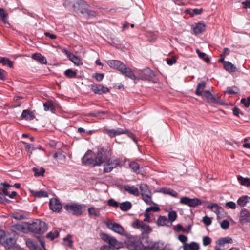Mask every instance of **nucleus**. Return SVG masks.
<instances>
[{
	"label": "nucleus",
	"mask_w": 250,
	"mask_h": 250,
	"mask_svg": "<svg viewBox=\"0 0 250 250\" xmlns=\"http://www.w3.org/2000/svg\"><path fill=\"white\" fill-rule=\"evenodd\" d=\"M177 215L175 211H171L168 212V220L169 222H172L174 221L176 218H177Z\"/></svg>",
	"instance_id": "51"
},
{
	"label": "nucleus",
	"mask_w": 250,
	"mask_h": 250,
	"mask_svg": "<svg viewBox=\"0 0 250 250\" xmlns=\"http://www.w3.org/2000/svg\"><path fill=\"white\" fill-rule=\"evenodd\" d=\"M208 208L212 210L216 214L219 213V210L221 209L217 204H212L211 205L208 206L207 207Z\"/></svg>",
	"instance_id": "49"
},
{
	"label": "nucleus",
	"mask_w": 250,
	"mask_h": 250,
	"mask_svg": "<svg viewBox=\"0 0 250 250\" xmlns=\"http://www.w3.org/2000/svg\"><path fill=\"white\" fill-rule=\"evenodd\" d=\"M221 227L224 229H227L229 226V223L227 220H223L220 224Z\"/></svg>",
	"instance_id": "53"
},
{
	"label": "nucleus",
	"mask_w": 250,
	"mask_h": 250,
	"mask_svg": "<svg viewBox=\"0 0 250 250\" xmlns=\"http://www.w3.org/2000/svg\"><path fill=\"white\" fill-rule=\"evenodd\" d=\"M13 227L15 230L19 231L24 233H27L28 232V223L15 224Z\"/></svg>",
	"instance_id": "18"
},
{
	"label": "nucleus",
	"mask_w": 250,
	"mask_h": 250,
	"mask_svg": "<svg viewBox=\"0 0 250 250\" xmlns=\"http://www.w3.org/2000/svg\"><path fill=\"white\" fill-rule=\"evenodd\" d=\"M160 191L164 194H168L174 197L178 196V193L176 191L169 188H162Z\"/></svg>",
	"instance_id": "29"
},
{
	"label": "nucleus",
	"mask_w": 250,
	"mask_h": 250,
	"mask_svg": "<svg viewBox=\"0 0 250 250\" xmlns=\"http://www.w3.org/2000/svg\"><path fill=\"white\" fill-rule=\"evenodd\" d=\"M132 226L134 229L139 230L141 232L140 242L144 239H147L148 235L152 231V229L147 224H146L142 220L138 219H134L132 222Z\"/></svg>",
	"instance_id": "1"
},
{
	"label": "nucleus",
	"mask_w": 250,
	"mask_h": 250,
	"mask_svg": "<svg viewBox=\"0 0 250 250\" xmlns=\"http://www.w3.org/2000/svg\"><path fill=\"white\" fill-rule=\"evenodd\" d=\"M224 68L229 72H234L237 71L236 67L229 61L224 62Z\"/></svg>",
	"instance_id": "24"
},
{
	"label": "nucleus",
	"mask_w": 250,
	"mask_h": 250,
	"mask_svg": "<svg viewBox=\"0 0 250 250\" xmlns=\"http://www.w3.org/2000/svg\"><path fill=\"white\" fill-rule=\"evenodd\" d=\"M160 210V208L158 207H150L146 208V212H150L151 211L153 212H157Z\"/></svg>",
	"instance_id": "64"
},
{
	"label": "nucleus",
	"mask_w": 250,
	"mask_h": 250,
	"mask_svg": "<svg viewBox=\"0 0 250 250\" xmlns=\"http://www.w3.org/2000/svg\"><path fill=\"white\" fill-rule=\"evenodd\" d=\"M100 236H101V238L103 240H104V241H105V242H106L107 243L108 242L110 237H111V236H109V235H107V234H105L104 233H102L100 234Z\"/></svg>",
	"instance_id": "62"
},
{
	"label": "nucleus",
	"mask_w": 250,
	"mask_h": 250,
	"mask_svg": "<svg viewBox=\"0 0 250 250\" xmlns=\"http://www.w3.org/2000/svg\"><path fill=\"white\" fill-rule=\"evenodd\" d=\"M0 243L5 249L10 250L15 248L16 240L9 234L4 233L0 238Z\"/></svg>",
	"instance_id": "4"
},
{
	"label": "nucleus",
	"mask_w": 250,
	"mask_h": 250,
	"mask_svg": "<svg viewBox=\"0 0 250 250\" xmlns=\"http://www.w3.org/2000/svg\"><path fill=\"white\" fill-rule=\"evenodd\" d=\"M205 27L206 26L204 24L200 22L198 23L193 28V32L195 34H200L205 31Z\"/></svg>",
	"instance_id": "25"
},
{
	"label": "nucleus",
	"mask_w": 250,
	"mask_h": 250,
	"mask_svg": "<svg viewBox=\"0 0 250 250\" xmlns=\"http://www.w3.org/2000/svg\"><path fill=\"white\" fill-rule=\"evenodd\" d=\"M240 221L242 224L250 222V212L246 209L244 208L241 211Z\"/></svg>",
	"instance_id": "17"
},
{
	"label": "nucleus",
	"mask_w": 250,
	"mask_h": 250,
	"mask_svg": "<svg viewBox=\"0 0 250 250\" xmlns=\"http://www.w3.org/2000/svg\"><path fill=\"white\" fill-rule=\"evenodd\" d=\"M225 205L231 209H235L236 206V204L232 201L227 202Z\"/></svg>",
	"instance_id": "63"
},
{
	"label": "nucleus",
	"mask_w": 250,
	"mask_h": 250,
	"mask_svg": "<svg viewBox=\"0 0 250 250\" xmlns=\"http://www.w3.org/2000/svg\"><path fill=\"white\" fill-rule=\"evenodd\" d=\"M204 96L208 100H211V101H214L215 98L213 97L212 94L210 93L209 91L207 90L205 92Z\"/></svg>",
	"instance_id": "56"
},
{
	"label": "nucleus",
	"mask_w": 250,
	"mask_h": 250,
	"mask_svg": "<svg viewBox=\"0 0 250 250\" xmlns=\"http://www.w3.org/2000/svg\"><path fill=\"white\" fill-rule=\"evenodd\" d=\"M13 217L16 219L22 220L26 218V215L24 212L20 211L13 213Z\"/></svg>",
	"instance_id": "37"
},
{
	"label": "nucleus",
	"mask_w": 250,
	"mask_h": 250,
	"mask_svg": "<svg viewBox=\"0 0 250 250\" xmlns=\"http://www.w3.org/2000/svg\"><path fill=\"white\" fill-rule=\"evenodd\" d=\"M203 11V9L202 8L197 9L195 8L193 9L192 13H190V15L191 16H194L197 15L201 14Z\"/></svg>",
	"instance_id": "57"
},
{
	"label": "nucleus",
	"mask_w": 250,
	"mask_h": 250,
	"mask_svg": "<svg viewBox=\"0 0 250 250\" xmlns=\"http://www.w3.org/2000/svg\"><path fill=\"white\" fill-rule=\"evenodd\" d=\"M108 227L109 229L119 234H122L124 231L123 228L116 223H111L108 224Z\"/></svg>",
	"instance_id": "19"
},
{
	"label": "nucleus",
	"mask_w": 250,
	"mask_h": 250,
	"mask_svg": "<svg viewBox=\"0 0 250 250\" xmlns=\"http://www.w3.org/2000/svg\"><path fill=\"white\" fill-rule=\"evenodd\" d=\"M43 107L45 111H50L52 112L55 110V107L51 102H47L43 103Z\"/></svg>",
	"instance_id": "36"
},
{
	"label": "nucleus",
	"mask_w": 250,
	"mask_h": 250,
	"mask_svg": "<svg viewBox=\"0 0 250 250\" xmlns=\"http://www.w3.org/2000/svg\"><path fill=\"white\" fill-rule=\"evenodd\" d=\"M176 62V58L175 56H173L170 58H168L167 60V63L169 65H172Z\"/></svg>",
	"instance_id": "60"
},
{
	"label": "nucleus",
	"mask_w": 250,
	"mask_h": 250,
	"mask_svg": "<svg viewBox=\"0 0 250 250\" xmlns=\"http://www.w3.org/2000/svg\"><path fill=\"white\" fill-rule=\"evenodd\" d=\"M155 76L154 72L148 68L144 69L139 74L140 79L148 81H151Z\"/></svg>",
	"instance_id": "8"
},
{
	"label": "nucleus",
	"mask_w": 250,
	"mask_h": 250,
	"mask_svg": "<svg viewBox=\"0 0 250 250\" xmlns=\"http://www.w3.org/2000/svg\"><path fill=\"white\" fill-rule=\"evenodd\" d=\"M62 52L66 55L69 59L77 66L82 65L83 63L80 59L77 56L73 55L70 52L65 48L62 49Z\"/></svg>",
	"instance_id": "10"
},
{
	"label": "nucleus",
	"mask_w": 250,
	"mask_h": 250,
	"mask_svg": "<svg viewBox=\"0 0 250 250\" xmlns=\"http://www.w3.org/2000/svg\"><path fill=\"white\" fill-rule=\"evenodd\" d=\"M140 189L141 191V195L151 193V191L148 189L146 184H141L140 185Z\"/></svg>",
	"instance_id": "39"
},
{
	"label": "nucleus",
	"mask_w": 250,
	"mask_h": 250,
	"mask_svg": "<svg viewBox=\"0 0 250 250\" xmlns=\"http://www.w3.org/2000/svg\"><path fill=\"white\" fill-rule=\"evenodd\" d=\"M122 188L129 194L133 195L135 196H138L139 195V191L137 188L134 186H130L129 185H124L122 186Z\"/></svg>",
	"instance_id": "16"
},
{
	"label": "nucleus",
	"mask_w": 250,
	"mask_h": 250,
	"mask_svg": "<svg viewBox=\"0 0 250 250\" xmlns=\"http://www.w3.org/2000/svg\"><path fill=\"white\" fill-rule=\"evenodd\" d=\"M232 242V239L231 238L227 237L218 240L216 243L218 245L223 246L226 243H231Z\"/></svg>",
	"instance_id": "35"
},
{
	"label": "nucleus",
	"mask_w": 250,
	"mask_h": 250,
	"mask_svg": "<svg viewBox=\"0 0 250 250\" xmlns=\"http://www.w3.org/2000/svg\"><path fill=\"white\" fill-rule=\"evenodd\" d=\"M183 250H199V246L196 242H192L190 243H185L183 244Z\"/></svg>",
	"instance_id": "21"
},
{
	"label": "nucleus",
	"mask_w": 250,
	"mask_h": 250,
	"mask_svg": "<svg viewBox=\"0 0 250 250\" xmlns=\"http://www.w3.org/2000/svg\"><path fill=\"white\" fill-rule=\"evenodd\" d=\"M129 167L133 172L136 173H139V166L137 163L135 162H131L129 164Z\"/></svg>",
	"instance_id": "50"
},
{
	"label": "nucleus",
	"mask_w": 250,
	"mask_h": 250,
	"mask_svg": "<svg viewBox=\"0 0 250 250\" xmlns=\"http://www.w3.org/2000/svg\"><path fill=\"white\" fill-rule=\"evenodd\" d=\"M108 243L114 249H118L120 248V244L115 238L113 237H110Z\"/></svg>",
	"instance_id": "34"
},
{
	"label": "nucleus",
	"mask_w": 250,
	"mask_h": 250,
	"mask_svg": "<svg viewBox=\"0 0 250 250\" xmlns=\"http://www.w3.org/2000/svg\"><path fill=\"white\" fill-rule=\"evenodd\" d=\"M64 208L69 213L76 216L81 215L83 211V207L81 205L76 204L67 205L64 207Z\"/></svg>",
	"instance_id": "5"
},
{
	"label": "nucleus",
	"mask_w": 250,
	"mask_h": 250,
	"mask_svg": "<svg viewBox=\"0 0 250 250\" xmlns=\"http://www.w3.org/2000/svg\"><path fill=\"white\" fill-rule=\"evenodd\" d=\"M47 229L46 224L40 219H36L31 223H28V232L42 234Z\"/></svg>",
	"instance_id": "2"
},
{
	"label": "nucleus",
	"mask_w": 250,
	"mask_h": 250,
	"mask_svg": "<svg viewBox=\"0 0 250 250\" xmlns=\"http://www.w3.org/2000/svg\"><path fill=\"white\" fill-rule=\"evenodd\" d=\"M206 86V83L204 81H202L199 83L197 85L195 93L197 95L200 96L202 95L204 89Z\"/></svg>",
	"instance_id": "31"
},
{
	"label": "nucleus",
	"mask_w": 250,
	"mask_h": 250,
	"mask_svg": "<svg viewBox=\"0 0 250 250\" xmlns=\"http://www.w3.org/2000/svg\"><path fill=\"white\" fill-rule=\"evenodd\" d=\"M132 207V204L129 201H125L121 203L120 205V208L124 211H127Z\"/></svg>",
	"instance_id": "27"
},
{
	"label": "nucleus",
	"mask_w": 250,
	"mask_h": 250,
	"mask_svg": "<svg viewBox=\"0 0 250 250\" xmlns=\"http://www.w3.org/2000/svg\"><path fill=\"white\" fill-rule=\"evenodd\" d=\"M169 222L168 219L165 216H160L157 220L158 225L161 226H167Z\"/></svg>",
	"instance_id": "26"
},
{
	"label": "nucleus",
	"mask_w": 250,
	"mask_h": 250,
	"mask_svg": "<svg viewBox=\"0 0 250 250\" xmlns=\"http://www.w3.org/2000/svg\"><path fill=\"white\" fill-rule=\"evenodd\" d=\"M128 248L130 250H139L140 247L134 242L128 244Z\"/></svg>",
	"instance_id": "58"
},
{
	"label": "nucleus",
	"mask_w": 250,
	"mask_h": 250,
	"mask_svg": "<svg viewBox=\"0 0 250 250\" xmlns=\"http://www.w3.org/2000/svg\"><path fill=\"white\" fill-rule=\"evenodd\" d=\"M121 72L131 80L135 81L136 79V77L132 72V70L130 68L126 67L125 65L124 66V68H123Z\"/></svg>",
	"instance_id": "20"
},
{
	"label": "nucleus",
	"mask_w": 250,
	"mask_h": 250,
	"mask_svg": "<svg viewBox=\"0 0 250 250\" xmlns=\"http://www.w3.org/2000/svg\"><path fill=\"white\" fill-rule=\"evenodd\" d=\"M107 63L110 67L117 69L120 72L122 71L125 65L122 62L115 60H108L107 61Z\"/></svg>",
	"instance_id": "13"
},
{
	"label": "nucleus",
	"mask_w": 250,
	"mask_h": 250,
	"mask_svg": "<svg viewBox=\"0 0 250 250\" xmlns=\"http://www.w3.org/2000/svg\"><path fill=\"white\" fill-rule=\"evenodd\" d=\"M238 181L241 185L249 187L250 186V178H244L241 176H239L237 178Z\"/></svg>",
	"instance_id": "28"
},
{
	"label": "nucleus",
	"mask_w": 250,
	"mask_h": 250,
	"mask_svg": "<svg viewBox=\"0 0 250 250\" xmlns=\"http://www.w3.org/2000/svg\"><path fill=\"white\" fill-rule=\"evenodd\" d=\"M64 75L69 78H74L76 77L77 73L73 71L71 69L66 70L64 73Z\"/></svg>",
	"instance_id": "46"
},
{
	"label": "nucleus",
	"mask_w": 250,
	"mask_h": 250,
	"mask_svg": "<svg viewBox=\"0 0 250 250\" xmlns=\"http://www.w3.org/2000/svg\"><path fill=\"white\" fill-rule=\"evenodd\" d=\"M7 16V13L3 8L0 7V20H1L4 23H8L6 20Z\"/></svg>",
	"instance_id": "43"
},
{
	"label": "nucleus",
	"mask_w": 250,
	"mask_h": 250,
	"mask_svg": "<svg viewBox=\"0 0 250 250\" xmlns=\"http://www.w3.org/2000/svg\"><path fill=\"white\" fill-rule=\"evenodd\" d=\"M142 246L147 250H167L164 247V244L161 241L152 242L147 239H143L141 240Z\"/></svg>",
	"instance_id": "3"
},
{
	"label": "nucleus",
	"mask_w": 250,
	"mask_h": 250,
	"mask_svg": "<svg viewBox=\"0 0 250 250\" xmlns=\"http://www.w3.org/2000/svg\"><path fill=\"white\" fill-rule=\"evenodd\" d=\"M211 243V239L208 236H205L203 239V244L204 246L209 245Z\"/></svg>",
	"instance_id": "59"
},
{
	"label": "nucleus",
	"mask_w": 250,
	"mask_h": 250,
	"mask_svg": "<svg viewBox=\"0 0 250 250\" xmlns=\"http://www.w3.org/2000/svg\"><path fill=\"white\" fill-rule=\"evenodd\" d=\"M26 244L30 250H35L38 244L30 239L26 240Z\"/></svg>",
	"instance_id": "42"
},
{
	"label": "nucleus",
	"mask_w": 250,
	"mask_h": 250,
	"mask_svg": "<svg viewBox=\"0 0 250 250\" xmlns=\"http://www.w3.org/2000/svg\"><path fill=\"white\" fill-rule=\"evenodd\" d=\"M32 170L34 172L35 176L37 177L43 175L45 172V170L43 168L38 169L36 167H33Z\"/></svg>",
	"instance_id": "48"
},
{
	"label": "nucleus",
	"mask_w": 250,
	"mask_h": 250,
	"mask_svg": "<svg viewBox=\"0 0 250 250\" xmlns=\"http://www.w3.org/2000/svg\"><path fill=\"white\" fill-rule=\"evenodd\" d=\"M249 199H250L248 196H243L240 197L237 200V204L241 207H244L249 202Z\"/></svg>",
	"instance_id": "32"
},
{
	"label": "nucleus",
	"mask_w": 250,
	"mask_h": 250,
	"mask_svg": "<svg viewBox=\"0 0 250 250\" xmlns=\"http://www.w3.org/2000/svg\"><path fill=\"white\" fill-rule=\"evenodd\" d=\"M92 154V151L88 150L82 158V163L84 165H91L93 167L97 166L95 157H88V156Z\"/></svg>",
	"instance_id": "11"
},
{
	"label": "nucleus",
	"mask_w": 250,
	"mask_h": 250,
	"mask_svg": "<svg viewBox=\"0 0 250 250\" xmlns=\"http://www.w3.org/2000/svg\"><path fill=\"white\" fill-rule=\"evenodd\" d=\"M108 205L113 207H118V203L113 199H110L108 200Z\"/></svg>",
	"instance_id": "61"
},
{
	"label": "nucleus",
	"mask_w": 250,
	"mask_h": 250,
	"mask_svg": "<svg viewBox=\"0 0 250 250\" xmlns=\"http://www.w3.org/2000/svg\"><path fill=\"white\" fill-rule=\"evenodd\" d=\"M59 235V232L57 230H55L54 231H50L48 232L46 234V238L50 239L51 240H53L55 238H57Z\"/></svg>",
	"instance_id": "41"
},
{
	"label": "nucleus",
	"mask_w": 250,
	"mask_h": 250,
	"mask_svg": "<svg viewBox=\"0 0 250 250\" xmlns=\"http://www.w3.org/2000/svg\"><path fill=\"white\" fill-rule=\"evenodd\" d=\"M119 165V161L117 159H106L104 165V173H109L113 169L117 167Z\"/></svg>",
	"instance_id": "6"
},
{
	"label": "nucleus",
	"mask_w": 250,
	"mask_h": 250,
	"mask_svg": "<svg viewBox=\"0 0 250 250\" xmlns=\"http://www.w3.org/2000/svg\"><path fill=\"white\" fill-rule=\"evenodd\" d=\"M89 215L90 216L97 217L100 215V209L94 207H90L88 209Z\"/></svg>",
	"instance_id": "33"
},
{
	"label": "nucleus",
	"mask_w": 250,
	"mask_h": 250,
	"mask_svg": "<svg viewBox=\"0 0 250 250\" xmlns=\"http://www.w3.org/2000/svg\"><path fill=\"white\" fill-rule=\"evenodd\" d=\"M91 89L96 94H102L109 91V89L101 84H91Z\"/></svg>",
	"instance_id": "15"
},
{
	"label": "nucleus",
	"mask_w": 250,
	"mask_h": 250,
	"mask_svg": "<svg viewBox=\"0 0 250 250\" xmlns=\"http://www.w3.org/2000/svg\"><path fill=\"white\" fill-rule=\"evenodd\" d=\"M32 58L41 64H46L47 60L46 58L40 53H35L32 55Z\"/></svg>",
	"instance_id": "22"
},
{
	"label": "nucleus",
	"mask_w": 250,
	"mask_h": 250,
	"mask_svg": "<svg viewBox=\"0 0 250 250\" xmlns=\"http://www.w3.org/2000/svg\"><path fill=\"white\" fill-rule=\"evenodd\" d=\"M53 157L56 159H58L60 161H64L66 159V156L64 154V152L61 150H59L56 152L54 154Z\"/></svg>",
	"instance_id": "30"
},
{
	"label": "nucleus",
	"mask_w": 250,
	"mask_h": 250,
	"mask_svg": "<svg viewBox=\"0 0 250 250\" xmlns=\"http://www.w3.org/2000/svg\"><path fill=\"white\" fill-rule=\"evenodd\" d=\"M196 52L198 54L199 57L203 59L207 63L210 62V59L208 57H206V54L203 52H201L199 49H196Z\"/></svg>",
	"instance_id": "45"
},
{
	"label": "nucleus",
	"mask_w": 250,
	"mask_h": 250,
	"mask_svg": "<svg viewBox=\"0 0 250 250\" xmlns=\"http://www.w3.org/2000/svg\"><path fill=\"white\" fill-rule=\"evenodd\" d=\"M125 134H126L128 137L132 139V140L135 143H137V140L136 137L132 132H130L128 130H127L126 129V131H125Z\"/></svg>",
	"instance_id": "54"
},
{
	"label": "nucleus",
	"mask_w": 250,
	"mask_h": 250,
	"mask_svg": "<svg viewBox=\"0 0 250 250\" xmlns=\"http://www.w3.org/2000/svg\"><path fill=\"white\" fill-rule=\"evenodd\" d=\"M32 193L35 197L38 198L48 197V193L45 191L41 190L38 191H34L32 192Z\"/></svg>",
	"instance_id": "44"
},
{
	"label": "nucleus",
	"mask_w": 250,
	"mask_h": 250,
	"mask_svg": "<svg viewBox=\"0 0 250 250\" xmlns=\"http://www.w3.org/2000/svg\"><path fill=\"white\" fill-rule=\"evenodd\" d=\"M95 159L97 166H101L104 163L107 159V155L105 151L102 148L98 150Z\"/></svg>",
	"instance_id": "9"
},
{
	"label": "nucleus",
	"mask_w": 250,
	"mask_h": 250,
	"mask_svg": "<svg viewBox=\"0 0 250 250\" xmlns=\"http://www.w3.org/2000/svg\"><path fill=\"white\" fill-rule=\"evenodd\" d=\"M0 63H2L3 65H8L10 68L13 67V62L8 58L1 57L0 59Z\"/></svg>",
	"instance_id": "38"
},
{
	"label": "nucleus",
	"mask_w": 250,
	"mask_h": 250,
	"mask_svg": "<svg viewBox=\"0 0 250 250\" xmlns=\"http://www.w3.org/2000/svg\"><path fill=\"white\" fill-rule=\"evenodd\" d=\"M180 203L192 208L195 207L202 204L201 201L199 199H190L188 197H183L181 198Z\"/></svg>",
	"instance_id": "7"
},
{
	"label": "nucleus",
	"mask_w": 250,
	"mask_h": 250,
	"mask_svg": "<svg viewBox=\"0 0 250 250\" xmlns=\"http://www.w3.org/2000/svg\"><path fill=\"white\" fill-rule=\"evenodd\" d=\"M63 240L67 246L69 247H72L73 246V241L72 240L71 235H67L66 237L63 238Z\"/></svg>",
	"instance_id": "47"
},
{
	"label": "nucleus",
	"mask_w": 250,
	"mask_h": 250,
	"mask_svg": "<svg viewBox=\"0 0 250 250\" xmlns=\"http://www.w3.org/2000/svg\"><path fill=\"white\" fill-rule=\"evenodd\" d=\"M21 117L26 120H32L35 118V115L32 111L29 110H24Z\"/></svg>",
	"instance_id": "23"
},
{
	"label": "nucleus",
	"mask_w": 250,
	"mask_h": 250,
	"mask_svg": "<svg viewBox=\"0 0 250 250\" xmlns=\"http://www.w3.org/2000/svg\"><path fill=\"white\" fill-rule=\"evenodd\" d=\"M126 131V129L118 128L116 129H105L104 130V132L109 135L111 138L115 137L116 136L124 134Z\"/></svg>",
	"instance_id": "12"
},
{
	"label": "nucleus",
	"mask_w": 250,
	"mask_h": 250,
	"mask_svg": "<svg viewBox=\"0 0 250 250\" xmlns=\"http://www.w3.org/2000/svg\"><path fill=\"white\" fill-rule=\"evenodd\" d=\"M241 103L243 104L245 106L248 107L250 105V97H248L247 99H242L241 100Z\"/></svg>",
	"instance_id": "52"
},
{
	"label": "nucleus",
	"mask_w": 250,
	"mask_h": 250,
	"mask_svg": "<svg viewBox=\"0 0 250 250\" xmlns=\"http://www.w3.org/2000/svg\"><path fill=\"white\" fill-rule=\"evenodd\" d=\"M143 200L147 205H151L152 203V201L151 196V193L141 195Z\"/></svg>",
	"instance_id": "40"
},
{
	"label": "nucleus",
	"mask_w": 250,
	"mask_h": 250,
	"mask_svg": "<svg viewBox=\"0 0 250 250\" xmlns=\"http://www.w3.org/2000/svg\"><path fill=\"white\" fill-rule=\"evenodd\" d=\"M50 208L54 212H60L62 209V206L59 200L55 199H51L49 202Z\"/></svg>",
	"instance_id": "14"
},
{
	"label": "nucleus",
	"mask_w": 250,
	"mask_h": 250,
	"mask_svg": "<svg viewBox=\"0 0 250 250\" xmlns=\"http://www.w3.org/2000/svg\"><path fill=\"white\" fill-rule=\"evenodd\" d=\"M202 221L205 225L207 226L210 225L211 224V219L207 216H205L203 218Z\"/></svg>",
	"instance_id": "55"
}]
</instances>
